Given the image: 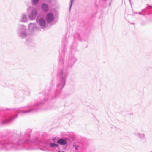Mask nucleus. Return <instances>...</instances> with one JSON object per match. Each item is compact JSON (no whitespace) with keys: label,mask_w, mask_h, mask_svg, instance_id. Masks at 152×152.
<instances>
[{"label":"nucleus","mask_w":152,"mask_h":152,"mask_svg":"<svg viewBox=\"0 0 152 152\" xmlns=\"http://www.w3.org/2000/svg\"><path fill=\"white\" fill-rule=\"evenodd\" d=\"M42 8V10L44 11H47L48 10V7L47 5L45 3L43 4Z\"/></svg>","instance_id":"obj_3"},{"label":"nucleus","mask_w":152,"mask_h":152,"mask_svg":"<svg viewBox=\"0 0 152 152\" xmlns=\"http://www.w3.org/2000/svg\"><path fill=\"white\" fill-rule=\"evenodd\" d=\"M39 0H32L33 3L34 4H36L37 3Z\"/></svg>","instance_id":"obj_6"},{"label":"nucleus","mask_w":152,"mask_h":152,"mask_svg":"<svg viewBox=\"0 0 152 152\" xmlns=\"http://www.w3.org/2000/svg\"><path fill=\"white\" fill-rule=\"evenodd\" d=\"M46 19L48 22L52 21L54 19V16L53 14L51 13L48 14L47 15Z\"/></svg>","instance_id":"obj_1"},{"label":"nucleus","mask_w":152,"mask_h":152,"mask_svg":"<svg viewBox=\"0 0 152 152\" xmlns=\"http://www.w3.org/2000/svg\"><path fill=\"white\" fill-rule=\"evenodd\" d=\"M50 145L51 147H53L55 146H57V145L53 143H51L50 144Z\"/></svg>","instance_id":"obj_5"},{"label":"nucleus","mask_w":152,"mask_h":152,"mask_svg":"<svg viewBox=\"0 0 152 152\" xmlns=\"http://www.w3.org/2000/svg\"><path fill=\"white\" fill-rule=\"evenodd\" d=\"M36 14H37V12H35V15H36Z\"/></svg>","instance_id":"obj_7"},{"label":"nucleus","mask_w":152,"mask_h":152,"mask_svg":"<svg viewBox=\"0 0 152 152\" xmlns=\"http://www.w3.org/2000/svg\"><path fill=\"white\" fill-rule=\"evenodd\" d=\"M58 143L61 145H64L66 144V142L65 140L61 139L58 140Z\"/></svg>","instance_id":"obj_2"},{"label":"nucleus","mask_w":152,"mask_h":152,"mask_svg":"<svg viewBox=\"0 0 152 152\" xmlns=\"http://www.w3.org/2000/svg\"><path fill=\"white\" fill-rule=\"evenodd\" d=\"M39 23L41 26H44L45 25V22L43 19H40L39 20Z\"/></svg>","instance_id":"obj_4"}]
</instances>
